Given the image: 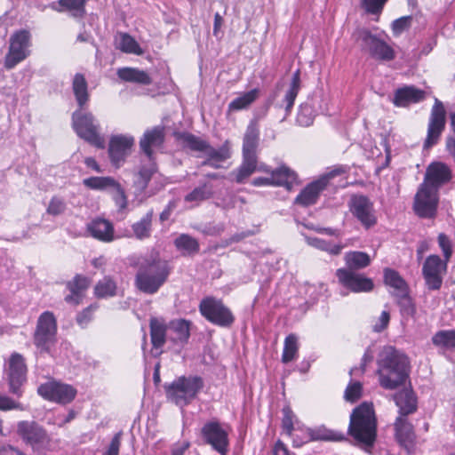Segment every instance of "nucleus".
Segmentation results:
<instances>
[{"mask_svg": "<svg viewBox=\"0 0 455 455\" xmlns=\"http://www.w3.org/2000/svg\"><path fill=\"white\" fill-rule=\"evenodd\" d=\"M271 174L275 182L276 181L281 183L275 184V187H283L288 191L292 190L294 186L299 184L297 173L284 164L275 168L274 171H271Z\"/></svg>", "mask_w": 455, "mask_h": 455, "instance_id": "27", "label": "nucleus"}, {"mask_svg": "<svg viewBox=\"0 0 455 455\" xmlns=\"http://www.w3.org/2000/svg\"><path fill=\"white\" fill-rule=\"evenodd\" d=\"M445 109L442 101L435 99V104L431 109L427 136L424 143L425 148H429L437 143L439 137L445 127Z\"/></svg>", "mask_w": 455, "mask_h": 455, "instance_id": "17", "label": "nucleus"}, {"mask_svg": "<svg viewBox=\"0 0 455 455\" xmlns=\"http://www.w3.org/2000/svg\"><path fill=\"white\" fill-rule=\"evenodd\" d=\"M411 16H403L394 20L392 23V30L394 34L396 36L402 34L404 30L411 27Z\"/></svg>", "mask_w": 455, "mask_h": 455, "instance_id": "62", "label": "nucleus"}, {"mask_svg": "<svg viewBox=\"0 0 455 455\" xmlns=\"http://www.w3.org/2000/svg\"><path fill=\"white\" fill-rule=\"evenodd\" d=\"M451 178V170L447 164L442 162H434L427 168L422 183L439 191L440 188L448 183Z\"/></svg>", "mask_w": 455, "mask_h": 455, "instance_id": "21", "label": "nucleus"}, {"mask_svg": "<svg viewBox=\"0 0 455 455\" xmlns=\"http://www.w3.org/2000/svg\"><path fill=\"white\" fill-rule=\"evenodd\" d=\"M349 434L365 451L371 452L377 436V419L371 403H363L350 415Z\"/></svg>", "mask_w": 455, "mask_h": 455, "instance_id": "2", "label": "nucleus"}, {"mask_svg": "<svg viewBox=\"0 0 455 455\" xmlns=\"http://www.w3.org/2000/svg\"><path fill=\"white\" fill-rule=\"evenodd\" d=\"M352 36L363 51L376 60L390 61L395 57L394 49L385 42L380 34L373 35L367 28H359Z\"/></svg>", "mask_w": 455, "mask_h": 455, "instance_id": "5", "label": "nucleus"}, {"mask_svg": "<svg viewBox=\"0 0 455 455\" xmlns=\"http://www.w3.org/2000/svg\"><path fill=\"white\" fill-rule=\"evenodd\" d=\"M397 298L399 299L398 305L403 317H411L413 320H416V306L408 296V291H406V295H400L397 296Z\"/></svg>", "mask_w": 455, "mask_h": 455, "instance_id": "54", "label": "nucleus"}, {"mask_svg": "<svg viewBox=\"0 0 455 455\" xmlns=\"http://www.w3.org/2000/svg\"><path fill=\"white\" fill-rule=\"evenodd\" d=\"M204 387L201 377H180L166 387V395L169 400L183 408L190 403Z\"/></svg>", "mask_w": 455, "mask_h": 455, "instance_id": "4", "label": "nucleus"}, {"mask_svg": "<svg viewBox=\"0 0 455 455\" xmlns=\"http://www.w3.org/2000/svg\"><path fill=\"white\" fill-rule=\"evenodd\" d=\"M352 215L365 228H370L377 222V217L372 202L365 196L354 195L348 203Z\"/></svg>", "mask_w": 455, "mask_h": 455, "instance_id": "12", "label": "nucleus"}, {"mask_svg": "<svg viewBox=\"0 0 455 455\" xmlns=\"http://www.w3.org/2000/svg\"><path fill=\"white\" fill-rule=\"evenodd\" d=\"M446 260L443 261L437 255H430L423 265V275L427 287L438 290L442 285V273L446 270Z\"/></svg>", "mask_w": 455, "mask_h": 455, "instance_id": "20", "label": "nucleus"}, {"mask_svg": "<svg viewBox=\"0 0 455 455\" xmlns=\"http://www.w3.org/2000/svg\"><path fill=\"white\" fill-rule=\"evenodd\" d=\"M400 416H407L417 410L416 397L411 390H403L394 395Z\"/></svg>", "mask_w": 455, "mask_h": 455, "instance_id": "28", "label": "nucleus"}, {"mask_svg": "<svg viewBox=\"0 0 455 455\" xmlns=\"http://www.w3.org/2000/svg\"><path fill=\"white\" fill-rule=\"evenodd\" d=\"M301 87V80H300V72L299 70H296L291 79V83L288 88L285 91L283 103L285 105V111L289 114L294 105L295 99L300 90Z\"/></svg>", "mask_w": 455, "mask_h": 455, "instance_id": "34", "label": "nucleus"}, {"mask_svg": "<svg viewBox=\"0 0 455 455\" xmlns=\"http://www.w3.org/2000/svg\"><path fill=\"white\" fill-rule=\"evenodd\" d=\"M168 333L175 342L186 341L189 337V323L184 319L173 320L168 325Z\"/></svg>", "mask_w": 455, "mask_h": 455, "instance_id": "36", "label": "nucleus"}, {"mask_svg": "<svg viewBox=\"0 0 455 455\" xmlns=\"http://www.w3.org/2000/svg\"><path fill=\"white\" fill-rule=\"evenodd\" d=\"M174 244L183 255H193L199 251L197 240L187 234L180 235L174 240Z\"/></svg>", "mask_w": 455, "mask_h": 455, "instance_id": "43", "label": "nucleus"}, {"mask_svg": "<svg viewBox=\"0 0 455 455\" xmlns=\"http://www.w3.org/2000/svg\"><path fill=\"white\" fill-rule=\"evenodd\" d=\"M0 410L1 411H11L19 410L24 411L25 407L20 403L15 402L7 395L0 394Z\"/></svg>", "mask_w": 455, "mask_h": 455, "instance_id": "60", "label": "nucleus"}, {"mask_svg": "<svg viewBox=\"0 0 455 455\" xmlns=\"http://www.w3.org/2000/svg\"><path fill=\"white\" fill-rule=\"evenodd\" d=\"M153 212L149 211L138 222L132 225V230L136 238L142 240L150 236Z\"/></svg>", "mask_w": 455, "mask_h": 455, "instance_id": "48", "label": "nucleus"}, {"mask_svg": "<svg viewBox=\"0 0 455 455\" xmlns=\"http://www.w3.org/2000/svg\"><path fill=\"white\" fill-rule=\"evenodd\" d=\"M116 282L109 276H105L100 280L94 288L95 295L98 298L113 297L116 294Z\"/></svg>", "mask_w": 455, "mask_h": 455, "instance_id": "50", "label": "nucleus"}, {"mask_svg": "<svg viewBox=\"0 0 455 455\" xmlns=\"http://www.w3.org/2000/svg\"><path fill=\"white\" fill-rule=\"evenodd\" d=\"M297 423H299L295 414L289 407L283 409L282 427L284 433L291 436L296 431Z\"/></svg>", "mask_w": 455, "mask_h": 455, "instance_id": "53", "label": "nucleus"}, {"mask_svg": "<svg viewBox=\"0 0 455 455\" xmlns=\"http://www.w3.org/2000/svg\"><path fill=\"white\" fill-rule=\"evenodd\" d=\"M118 77L126 82L138 83L141 84H151L148 74L143 70L133 68H123L117 70Z\"/></svg>", "mask_w": 455, "mask_h": 455, "instance_id": "35", "label": "nucleus"}, {"mask_svg": "<svg viewBox=\"0 0 455 455\" xmlns=\"http://www.w3.org/2000/svg\"><path fill=\"white\" fill-rule=\"evenodd\" d=\"M433 344L443 350H455V330H443L432 337Z\"/></svg>", "mask_w": 455, "mask_h": 455, "instance_id": "41", "label": "nucleus"}, {"mask_svg": "<svg viewBox=\"0 0 455 455\" xmlns=\"http://www.w3.org/2000/svg\"><path fill=\"white\" fill-rule=\"evenodd\" d=\"M155 171L156 170L153 165H150L148 167H142L140 170L138 179L135 181L137 186L141 189L146 188V187H147L148 181L150 180L152 175L154 174Z\"/></svg>", "mask_w": 455, "mask_h": 455, "instance_id": "58", "label": "nucleus"}, {"mask_svg": "<svg viewBox=\"0 0 455 455\" xmlns=\"http://www.w3.org/2000/svg\"><path fill=\"white\" fill-rule=\"evenodd\" d=\"M404 417H397L395 423V435L401 443L410 440L412 436V426Z\"/></svg>", "mask_w": 455, "mask_h": 455, "instance_id": "51", "label": "nucleus"}, {"mask_svg": "<svg viewBox=\"0 0 455 455\" xmlns=\"http://www.w3.org/2000/svg\"><path fill=\"white\" fill-rule=\"evenodd\" d=\"M199 310L209 322L221 327H228L235 321L230 309L220 299L214 297L204 299L200 302Z\"/></svg>", "mask_w": 455, "mask_h": 455, "instance_id": "9", "label": "nucleus"}, {"mask_svg": "<svg viewBox=\"0 0 455 455\" xmlns=\"http://www.w3.org/2000/svg\"><path fill=\"white\" fill-rule=\"evenodd\" d=\"M387 0H362V5L368 13L379 14Z\"/></svg>", "mask_w": 455, "mask_h": 455, "instance_id": "59", "label": "nucleus"}, {"mask_svg": "<svg viewBox=\"0 0 455 455\" xmlns=\"http://www.w3.org/2000/svg\"><path fill=\"white\" fill-rule=\"evenodd\" d=\"M341 439V435L334 433L324 427H318L314 429L310 428V431H307L304 441H339Z\"/></svg>", "mask_w": 455, "mask_h": 455, "instance_id": "49", "label": "nucleus"}, {"mask_svg": "<svg viewBox=\"0 0 455 455\" xmlns=\"http://www.w3.org/2000/svg\"><path fill=\"white\" fill-rule=\"evenodd\" d=\"M169 274L167 262L160 259L145 260L139 267L136 286L145 293L154 294L165 283Z\"/></svg>", "mask_w": 455, "mask_h": 455, "instance_id": "3", "label": "nucleus"}, {"mask_svg": "<svg viewBox=\"0 0 455 455\" xmlns=\"http://www.w3.org/2000/svg\"><path fill=\"white\" fill-rule=\"evenodd\" d=\"M307 243L314 248L328 252L331 255H339L343 246L341 244L331 243L326 240L318 237H306Z\"/></svg>", "mask_w": 455, "mask_h": 455, "instance_id": "47", "label": "nucleus"}, {"mask_svg": "<svg viewBox=\"0 0 455 455\" xmlns=\"http://www.w3.org/2000/svg\"><path fill=\"white\" fill-rule=\"evenodd\" d=\"M134 145V138L132 135L117 134L109 139L108 156L112 165L120 168L130 155Z\"/></svg>", "mask_w": 455, "mask_h": 455, "instance_id": "15", "label": "nucleus"}, {"mask_svg": "<svg viewBox=\"0 0 455 455\" xmlns=\"http://www.w3.org/2000/svg\"><path fill=\"white\" fill-rule=\"evenodd\" d=\"M296 431L290 436L292 439L293 447H300L303 444L308 443L309 441H304V438L307 436V431H310L309 427H306L301 423H297Z\"/></svg>", "mask_w": 455, "mask_h": 455, "instance_id": "57", "label": "nucleus"}, {"mask_svg": "<svg viewBox=\"0 0 455 455\" xmlns=\"http://www.w3.org/2000/svg\"><path fill=\"white\" fill-rule=\"evenodd\" d=\"M168 326L163 319L151 318L150 319V335L151 342L155 348H161L166 340Z\"/></svg>", "mask_w": 455, "mask_h": 455, "instance_id": "31", "label": "nucleus"}, {"mask_svg": "<svg viewBox=\"0 0 455 455\" xmlns=\"http://www.w3.org/2000/svg\"><path fill=\"white\" fill-rule=\"evenodd\" d=\"M164 139V129L161 127H154L145 132L140 141V148L149 159H152L153 150L162 146Z\"/></svg>", "mask_w": 455, "mask_h": 455, "instance_id": "25", "label": "nucleus"}, {"mask_svg": "<svg viewBox=\"0 0 455 455\" xmlns=\"http://www.w3.org/2000/svg\"><path fill=\"white\" fill-rule=\"evenodd\" d=\"M407 357L391 346L384 347L378 357L379 385L387 390L404 385L409 376Z\"/></svg>", "mask_w": 455, "mask_h": 455, "instance_id": "1", "label": "nucleus"}, {"mask_svg": "<svg viewBox=\"0 0 455 455\" xmlns=\"http://www.w3.org/2000/svg\"><path fill=\"white\" fill-rule=\"evenodd\" d=\"M59 4L62 7L61 9H58L54 6H52V8L59 12L63 10L68 11L75 17H82L85 12V0H59Z\"/></svg>", "mask_w": 455, "mask_h": 455, "instance_id": "52", "label": "nucleus"}, {"mask_svg": "<svg viewBox=\"0 0 455 455\" xmlns=\"http://www.w3.org/2000/svg\"><path fill=\"white\" fill-rule=\"evenodd\" d=\"M201 432L206 443L210 444L220 454H226L229 443L228 435L218 421L205 423Z\"/></svg>", "mask_w": 455, "mask_h": 455, "instance_id": "18", "label": "nucleus"}, {"mask_svg": "<svg viewBox=\"0 0 455 455\" xmlns=\"http://www.w3.org/2000/svg\"><path fill=\"white\" fill-rule=\"evenodd\" d=\"M259 143V128L257 122L251 121L246 127L243 138V156H257Z\"/></svg>", "mask_w": 455, "mask_h": 455, "instance_id": "26", "label": "nucleus"}, {"mask_svg": "<svg viewBox=\"0 0 455 455\" xmlns=\"http://www.w3.org/2000/svg\"><path fill=\"white\" fill-rule=\"evenodd\" d=\"M425 97V91L416 88L415 86H404L395 92L393 103L396 107L404 108L411 104L422 101Z\"/></svg>", "mask_w": 455, "mask_h": 455, "instance_id": "24", "label": "nucleus"}, {"mask_svg": "<svg viewBox=\"0 0 455 455\" xmlns=\"http://www.w3.org/2000/svg\"><path fill=\"white\" fill-rule=\"evenodd\" d=\"M37 392L44 399L62 404L73 401L76 395V390L71 385L57 381L40 385Z\"/></svg>", "mask_w": 455, "mask_h": 455, "instance_id": "14", "label": "nucleus"}, {"mask_svg": "<svg viewBox=\"0 0 455 455\" xmlns=\"http://www.w3.org/2000/svg\"><path fill=\"white\" fill-rule=\"evenodd\" d=\"M344 259L347 269L353 271L364 268L371 264L370 256L363 251H348L345 254Z\"/></svg>", "mask_w": 455, "mask_h": 455, "instance_id": "40", "label": "nucleus"}, {"mask_svg": "<svg viewBox=\"0 0 455 455\" xmlns=\"http://www.w3.org/2000/svg\"><path fill=\"white\" fill-rule=\"evenodd\" d=\"M362 385L358 381L350 382L344 394L346 401L350 403L356 402L362 396Z\"/></svg>", "mask_w": 455, "mask_h": 455, "instance_id": "56", "label": "nucleus"}, {"mask_svg": "<svg viewBox=\"0 0 455 455\" xmlns=\"http://www.w3.org/2000/svg\"><path fill=\"white\" fill-rule=\"evenodd\" d=\"M108 193L111 194L115 204L119 211L126 209L128 204L127 196L125 195L124 189L122 188L118 181L116 182V185L113 186Z\"/></svg>", "mask_w": 455, "mask_h": 455, "instance_id": "55", "label": "nucleus"}, {"mask_svg": "<svg viewBox=\"0 0 455 455\" xmlns=\"http://www.w3.org/2000/svg\"><path fill=\"white\" fill-rule=\"evenodd\" d=\"M299 338L296 334L291 333L284 339L282 362L287 363L294 361L299 355Z\"/></svg>", "mask_w": 455, "mask_h": 455, "instance_id": "39", "label": "nucleus"}, {"mask_svg": "<svg viewBox=\"0 0 455 455\" xmlns=\"http://www.w3.org/2000/svg\"><path fill=\"white\" fill-rule=\"evenodd\" d=\"M339 173V171L334 170L308 183L295 197L294 204L302 207L315 204L321 193L331 184V180Z\"/></svg>", "mask_w": 455, "mask_h": 455, "instance_id": "10", "label": "nucleus"}, {"mask_svg": "<svg viewBox=\"0 0 455 455\" xmlns=\"http://www.w3.org/2000/svg\"><path fill=\"white\" fill-rule=\"evenodd\" d=\"M257 169V156H243L241 166L234 172L237 183H243Z\"/></svg>", "mask_w": 455, "mask_h": 455, "instance_id": "42", "label": "nucleus"}, {"mask_svg": "<svg viewBox=\"0 0 455 455\" xmlns=\"http://www.w3.org/2000/svg\"><path fill=\"white\" fill-rule=\"evenodd\" d=\"M9 51L4 58V67L13 68L30 55L31 35L28 30L14 32L9 39Z\"/></svg>", "mask_w": 455, "mask_h": 455, "instance_id": "8", "label": "nucleus"}, {"mask_svg": "<svg viewBox=\"0 0 455 455\" xmlns=\"http://www.w3.org/2000/svg\"><path fill=\"white\" fill-rule=\"evenodd\" d=\"M215 193V188L212 183L205 182L203 185L195 188L185 196V201L196 205L200 202L212 197Z\"/></svg>", "mask_w": 455, "mask_h": 455, "instance_id": "37", "label": "nucleus"}, {"mask_svg": "<svg viewBox=\"0 0 455 455\" xmlns=\"http://www.w3.org/2000/svg\"><path fill=\"white\" fill-rule=\"evenodd\" d=\"M384 282L393 289L392 293L395 296L406 295V291H408L407 284L395 270L386 268L384 270Z\"/></svg>", "mask_w": 455, "mask_h": 455, "instance_id": "29", "label": "nucleus"}, {"mask_svg": "<svg viewBox=\"0 0 455 455\" xmlns=\"http://www.w3.org/2000/svg\"><path fill=\"white\" fill-rule=\"evenodd\" d=\"M90 235L100 242L110 243L116 239L113 224L105 219L96 218L87 224Z\"/></svg>", "mask_w": 455, "mask_h": 455, "instance_id": "22", "label": "nucleus"}, {"mask_svg": "<svg viewBox=\"0 0 455 455\" xmlns=\"http://www.w3.org/2000/svg\"><path fill=\"white\" fill-rule=\"evenodd\" d=\"M336 276L343 287L353 292H368L373 289L371 278L351 269L339 268L336 272Z\"/></svg>", "mask_w": 455, "mask_h": 455, "instance_id": "19", "label": "nucleus"}, {"mask_svg": "<svg viewBox=\"0 0 455 455\" xmlns=\"http://www.w3.org/2000/svg\"><path fill=\"white\" fill-rule=\"evenodd\" d=\"M438 243L443 251L444 259L448 261L452 254L451 243L450 239L443 234L438 235Z\"/></svg>", "mask_w": 455, "mask_h": 455, "instance_id": "64", "label": "nucleus"}, {"mask_svg": "<svg viewBox=\"0 0 455 455\" xmlns=\"http://www.w3.org/2000/svg\"><path fill=\"white\" fill-rule=\"evenodd\" d=\"M89 281L86 277L77 275L72 282H69L68 288L70 294L67 295L65 299L68 303L77 305L81 302L83 298V291L88 287Z\"/></svg>", "mask_w": 455, "mask_h": 455, "instance_id": "30", "label": "nucleus"}, {"mask_svg": "<svg viewBox=\"0 0 455 455\" xmlns=\"http://www.w3.org/2000/svg\"><path fill=\"white\" fill-rule=\"evenodd\" d=\"M439 191L421 183L414 197L413 209L421 218H433L437 210Z\"/></svg>", "mask_w": 455, "mask_h": 455, "instance_id": "11", "label": "nucleus"}, {"mask_svg": "<svg viewBox=\"0 0 455 455\" xmlns=\"http://www.w3.org/2000/svg\"><path fill=\"white\" fill-rule=\"evenodd\" d=\"M57 334V320L50 311H44L37 319L34 333V344L41 352H49L54 345Z\"/></svg>", "mask_w": 455, "mask_h": 455, "instance_id": "7", "label": "nucleus"}, {"mask_svg": "<svg viewBox=\"0 0 455 455\" xmlns=\"http://www.w3.org/2000/svg\"><path fill=\"white\" fill-rule=\"evenodd\" d=\"M66 204L63 199L53 197L48 206L47 212L52 215H59L65 211Z\"/></svg>", "mask_w": 455, "mask_h": 455, "instance_id": "63", "label": "nucleus"}, {"mask_svg": "<svg viewBox=\"0 0 455 455\" xmlns=\"http://www.w3.org/2000/svg\"><path fill=\"white\" fill-rule=\"evenodd\" d=\"M259 97V90L253 89L234 99L228 105L229 110L238 111L247 108Z\"/></svg>", "mask_w": 455, "mask_h": 455, "instance_id": "45", "label": "nucleus"}, {"mask_svg": "<svg viewBox=\"0 0 455 455\" xmlns=\"http://www.w3.org/2000/svg\"><path fill=\"white\" fill-rule=\"evenodd\" d=\"M18 433L36 452L46 449L50 442L46 431L35 422L20 421L18 424Z\"/></svg>", "mask_w": 455, "mask_h": 455, "instance_id": "13", "label": "nucleus"}, {"mask_svg": "<svg viewBox=\"0 0 455 455\" xmlns=\"http://www.w3.org/2000/svg\"><path fill=\"white\" fill-rule=\"evenodd\" d=\"M116 48L128 54L142 55L143 49L138 42L127 33H119L116 37Z\"/></svg>", "mask_w": 455, "mask_h": 455, "instance_id": "32", "label": "nucleus"}, {"mask_svg": "<svg viewBox=\"0 0 455 455\" xmlns=\"http://www.w3.org/2000/svg\"><path fill=\"white\" fill-rule=\"evenodd\" d=\"M204 156L206 157L204 164L210 165L213 168H220L222 166L221 164L229 157L230 154L227 147L214 148L208 144Z\"/></svg>", "mask_w": 455, "mask_h": 455, "instance_id": "33", "label": "nucleus"}, {"mask_svg": "<svg viewBox=\"0 0 455 455\" xmlns=\"http://www.w3.org/2000/svg\"><path fill=\"white\" fill-rule=\"evenodd\" d=\"M178 140L183 147L192 151L202 153L203 155L205 153L208 147V143L205 140L188 132L180 133Z\"/></svg>", "mask_w": 455, "mask_h": 455, "instance_id": "44", "label": "nucleus"}, {"mask_svg": "<svg viewBox=\"0 0 455 455\" xmlns=\"http://www.w3.org/2000/svg\"><path fill=\"white\" fill-rule=\"evenodd\" d=\"M6 375L10 386V391L21 395L20 387L26 381L27 366L23 356L19 353H13L7 362Z\"/></svg>", "mask_w": 455, "mask_h": 455, "instance_id": "16", "label": "nucleus"}, {"mask_svg": "<svg viewBox=\"0 0 455 455\" xmlns=\"http://www.w3.org/2000/svg\"><path fill=\"white\" fill-rule=\"evenodd\" d=\"M116 180L112 177H90L84 179V185L93 190L108 191L109 192Z\"/></svg>", "mask_w": 455, "mask_h": 455, "instance_id": "46", "label": "nucleus"}, {"mask_svg": "<svg viewBox=\"0 0 455 455\" xmlns=\"http://www.w3.org/2000/svg\"><path fill=\"white\" fill-rule=\"evenodd\" d=\"M97 307V305H91L79 313L76 316L77 323L83 328L86 327L91 322L92 315L96 311Z\"/></svg>", "mask_w": 455, "mask_h": 455, "instance_id": "61", "label": "nucleus"}, {"mask_svg": "<svg viewBox=\"0 0 455 455\" xmlns=\"http://www.w3.org/2000/svg\"><path fill=\"white\" fill-rule=\"evenodd\" d=\"M73 128L76 134L89 143L103 148V140L100 135V124L92 113L76 110L72 116Z\"/></svg>", "mask_w": 455, "mask_h": 455, "instance_id": "6", "label": "nucleus"}, {"mask_svg": "<svg viewBox=\"0 0 455 455\" xmlns=\"http://www.w3.org/2000/svg\"><path fill=\"white\" fill-rule=\"evenodd\" d=\"M318 100L315 97L312 100V103L305 102L299 106V113L297 115V123L304 127H307L313 124L314 118L316 114H328L327 100L321 99L323 104L315 108L314 105Z\"/></svg>", "mask_w": 455, "mask_h": 455, "instance_id": "23", "label": "nucleus"}, {"mask_svg": "<svg viewBox=\"0 0 455 455\" xmlns=\"http://www.w3.org/2000/svg\"><path fill=\"white\" fill-rule=\"evenodd\" d=\"M73 92L80 108L89 100L88 85L82 74H76L72 84Z\"/></svg>", "mask_w": 455, "mask_h": 455, "instance_id": "38", "label": "nucleus"}]
</instances>
